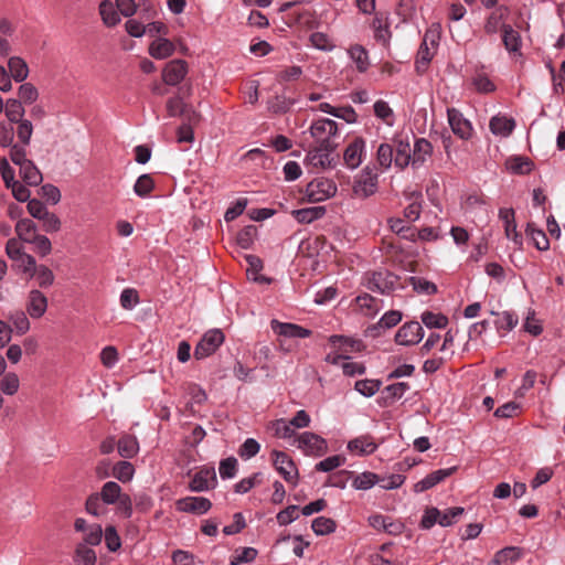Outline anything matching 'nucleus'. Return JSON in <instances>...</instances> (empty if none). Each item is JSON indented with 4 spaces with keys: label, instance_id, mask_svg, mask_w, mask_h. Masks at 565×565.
Listing matches in <instances>:
<instances>
[{
    "label": "nucleus",
    "instance_id": "27",
    "mask_svg": "<svg viewBox=\"0 0 565 565\" xmlns=\"http://www.w3.org/2000/svg\"><path fill=\"white\" fill-rule=\"evenodd\" d=\"M210 481L216 482L215 473L210 471H200L193 476L189 483V489L193 492H203L211 488Z\"/></svg>",
    "mask_w": 565,
    "mask_h": 565
},
{
    "label": "nucleus",
    "instance_id": "3",
    "mask_svg": "<svg viewBox=\"0 0 565 565\" xmlns=\"http://www.w3.org/2000/svg\"><path fill=\"white\" fill-rule=\"evenodd\" d=\"M294 444L307 456L321 457L328 451L327 440L311 431L297 435Z\"/></svg>",
    "mask_w": 565,
    "mask_h": 565
},
{
    "label": "nucleus",
    "instance_id": "18",
    "mask_svg": "<svg viewBox=\"0 0 565 565\" xmlns=\"http://www.w3.org/2000/svg\"><path fill=\"white\" fill-rule=\"evenodd\" d=\"M356 310L367 318L375 317L383 308V300L375 298L369 294L358 296L355 299Z\"/></svg>",
    "mask_w": 565,
    "mask_h": 565
},
{
    "label": "nucleus",
    "instance_id": "59",
    "mask_svg": "<svg viewBox=\"0 0 565 565\" xmlns=\"http://www.w3.org/2000/svg\"><path fill=\"white\" fill-rule=\"evenodd\" d=\"M256 233H257L256 226H254V225L245 226L237 234V237H236L237 244L244 249L252 247L255 236H256Z\"/></svg>",
    "mask_w": 565,
    "mask_h": 565
},
{
    "label": "nucleus",
    "instance_id": "36",
    "mask_svg": "<svg viewBox=\"0 0 565 565\" xmlns=\"http://www.w3.org/2000/svg\"><path fill=\"white\" fill-rule=\"evenodd\" d=\"M492 315L497 316V319L494 320V324L498 331H511L513 330L519 322L518 316H515L511 311H503L501 313H497L494 311H491Z\"/></svg>",
    "mask_w": 565,
    "mask_h": 565
},
{
    "label": "nucleus",
    "instance_id": "51",
    "mask_svg": "<svg viewBox=\"0 0 565 565\" xmlns=\"http://www.w3.org/2000/svg\"><path fill=\"white\" fill-rule=\"evenodd\" d=\"M18 96L22 104H33L39 98L38 88L32 83H23L18 88Z\"/></svg>",
    "mask_w": 565,
    "mask_h": 565
},
{
    "label": "nucleus",
    "instance_id": "1",
    "mask_svg": "<svg viewBox=\"0 0 565 565\" xmlns=\"http://www.w3.org/2000/svg\"><path fill=\"white\" fill-rule=\"evenodd\" d=\"M379 189V174L369 166L354 177L352 192L359 199L374 195Z\"/></svg>",
    "mask_w": 565,
    "mask_h": 565
},
{
    "label": "nucleus",
    "instance_id": "38",
    "mask_svg": "<svg viewBox=\"0 0 565 565\" xmlns=\"http://www.w3.org/2000/svg\"><path fill=\"white\" fill-rule=\"evenodd\" d=\"M408 390L409 385L405 382L387 385L382 393L383 398L386 403L392 404L393 402L402 398Z\"/></svg>",
    "mask_w": 565,
    "mask_h": 565
},
{
    "label": "nucleus",
    "instance_id": "57",
    "mask_svg": "<svg viewBox=\"0 0 565 565\" xmlns=\"http://www.w3.org/2000/svg\"><path fill=\"white\" fill-rule=\"evenodd\" d=\"M9 320L19 335H23L30 330V321L23 311H15L11 313Z\"/></svg>",
    "mask_w": 565,
    "mask_h": 565
},
{
    "label": "nucleus",
    "instance_id": "58",
    "mask_svg": "<svg viewBox=\"0 0 565 565\" xmlns=\"http://www.w3.org/2000/svg\"><path fill=\"white\" fill-rule=\"evenodd\" d=\"M520 557V550L514 546H509L495 553L492 564L502 565L508 561H516Z\"/></svg>",
    "mask_w": 565,
    "mask_h": 565
},
{
    "label": "nucleus",
    "instance_id": "25",
    "mask_svg": "<svg viewBox=\"0 0 565 565\" xmlns=\"http://www.w3.org/2000/svg\"><path fill=\"white\" fill-rule=\"evenodd\" d=\"M490 130L493 135L500 137H508L515 128V121L507 116H493L489 122Z\"/></svg>",
    "mask_w": 565,
    "mask_h": 565
},
{
    "label": "nucleus",
    "instance_id": "2",
    "mask_svg": "<svg viewBox=\"0 0 565 565\" xmlns=\"http://www.w3.org/2000/svg\"><path fill=\"white\" fill-rule=\"evenodd\" d=\"M338 186L331 179L319 177L307 184L306 195L310 202H323L337 194Z\"/></svg>",
    "mask_w": 565,
    "mask_h": 565
},
{
    "label": "nucleus",
    "instance_id": "45",
    "mask_svg": "<svg viewBox=\"0 0 565 565\" xmlns=\"http://www.w3.org/2000/svg\"><path fill=\"white\" fill-rule=\"evenodd\" d=\"M375 116L387 126L394 125V113L387 102L379 99L373 105Z\"/></svg>",
    "mask_w": 565,
    "mask_h": 565
},
{
    "label": "nucleus",
    "instance_id": "61",
    "mask_svg": "<svg viewBox=\"0 0 565 565\" xmlns=\"http://www.w3.org/2000/svg\"><path fill=\"white\" fill-rule=\"evenodd\" d=\"M472 85L475 86L477 92L482 94L492 93L495 89V85L483 73H478L473 76Z\"/></svg>",
    "mask_w": 565,
    "mask_h": 565
},
{
    "label": "nucleus",
    "instance_id": "64",
    "mask_svg": "<svg viewBox=\"0 0 565 565\" xmlns=\"http://www.w3.org/2000/svg\"><path fill=\"white\" fill-rule=\"evenodd\" d=\"M260 449L259 443L254 438H247L239 448L241 458L247 460L256 456Z\"/></svg>",
    "mask_w": 565,
    "mask_h": 565
},
{
    "label": "nucleus",
    "instance_id": "22",
    "mask_svg": "<svg viewBox=\"0 0 565 565\" xmlns=\"http://www.w3.org/2000/svg\"><path fill=\"white\" fill-rule=\"evenodd\" d=\"M499 217L504 224V232L508 239L513 241L515 244H521V236L516 231V223L514 218L513 209H500Z\"/></svg>",
    "mask_w": 565,
    "mask_h": 565
},
{
    "label": "nucleus",
    "instance_id": "29",
    "mask_svg": "<svg viewBox=\"0 0 565 565\" xmlns=\"http://www.w3.org/2000/svg\"><path fill=\"white\" fill-rule=\"evenodd\" d=\"M117 448L122 458H132L139 451V443L135 436L124 435L118 440Z\"/></svg>",
    "mask_w": 565,
    "mask_h": 565
},
{
    "label": "nucleus",
    "instance_id": "15",
    "mask_svg": "<svg viewBox=\"0 0 565 565\" xmlns=\"http://www.w3.org/2000/svg\"><path fill=\"white\" fill-rule=\"evenodd\" d=\"M448 121L452 132L461 139H469L472 135L471 122L463 117V115L455 109L447 110Z\"/></svg>",
    "mask_w": 565,
    "mask_h": 565
},
{
    "label": "nucleus",
    "instance_id": "49",
    "mask_svg": "<svg viewBox=\"0 0 565 565\" xmlns=\"http://www.w3.org/2000/svg\"><path fill=\"white\" fill-rule=\"evenodd\" d=\"M20 388L19 376L14 372L3 374L0 381V390L6 395H14Z\"/></svg>",
    "mask_w": 565,
    "mask_h": 565
},
{
    "label": "nucleus",
    "instance_id": "62",
    "mask_svg": "<svg viewBox=\"0 0 565 565\" xmlns=\"http://www.w3.org/2000/svg\"><path fill=\"white\" fill-rule=\"evenodd\" d=\"M508 168L514 173H527L532 170V162L525 157H514L508 160Z\"/></svg>",
    "mask_w": 565,
    "mask_h": 565
},
{
    "label": "nucleus",
    "instance_id": "32",
    "mask_svg": "<svg viewBox=\"0 0 565 565\" xmlns=\"http://www.w3.org/2000/svg\"><path fill=\"white\" fill-rule=\"evenodd\" d=\"M15 233L19 239L29 243L38 233L34 222L30 218H21L15 224Z\"/></svg>",
    "mask_w": 565,
    "mask_h": 565
},
{
    "label": "nucleus",
    "instance_id": "48",
    "mask_svg": "<svg viewBox=\"0 0 565 565\" xmlns=\"http://www.w3.org/2000/svg\"><path fill=\"white\" fill-rule=\"evenodd\" d=\"M526 234L537 249H548L550 243L546 237V234L542 230L536 228L533 224H527Z\"/></svg>",
    "mask_w": 565,
    "mask_h": 565
},
{
    "label": "nucleus",
    "instance_id": "46",
    "mask_svg": "<svg viewBox=\"0 0 565 565\" xmlns=\"http://www.w3.org/2000/svg\"><path fill=\"white\" fill-rule=\"evenodd\" d=\"M269 428L273 430L274 435L278 438L289 439L291 437L296 438V436H297L294 428H291L290 423L284 418L276 419V420L271 422Z\"/></svg>",
    "mask_w": 565,
    "mask_h": 565
},
{
    "label": "nucleus",
    "instance_id": "40",
    "mask_svg": "<svg viewBox=\"0 0 565 565\" xmlns=\"http://www.w3.org/2000/svg\"><path fill=\"white\" fill-rule=\"evenodd\" d=\"M154 189V182L150 174H141L134 184V192L139 198H147Z\"/></svg>",
    "mask_w": 565,
    "mask_h": 565
},
{
    "label": "nucleus",
    "instance_id": "54",
    "mask_svg": "<svg viewBox=\"0 0 565 565\" xmlns=\"http://www.w3.org/2000/svg\"><path fill=\"white\" fill-rule=\"evenodd\" d=\"M379 380H360L355 382L354 388L365 397L373 396L381 387Z\"/></svg>",
    "mask_w": 565,
    "mask_h": 565
},
{
    "label": "nucleus",
    "instance_id": "47",
    "mask_svg": "<svg viewBox=\"0 0 565 565\" xmlns=\"http://www.w3.org/2000/svg\"><path fill=\"white\" fill-rule=\"evenodd\" d=\"M380 482V478L376 473L365 471L360 475H358L352 482V486L356 490H369L374 484Z\"/></svg>",
    "mask_w": 565,
    "mask_h": 565
},
{
    "label": "nucleus",
    "instance_id": "12",
    "mask_svg": "<svg viewBox=\"0 0 565 565\" xmlns=\"http://www.w3.org/2000/svg\"><path fill=\"white\" fill-rule=\"evenodd\" d=\"M424 337V330L419 322L411 321L404 323L395 334V341L401 345L417 344Z\"/></svg>",
    "mask_w": 565,
    "mask_h": 565
},
{
    "label": "nucleus",
    "instance_id": "5",
    "mask_svg": "<svg viewBox=\"0 0 565 565\" xmlns=\"http://www.w3.org/2000/svg\"><path fill=\"white\" fill-rule=\"evenodd\" d=\"M439 33L436 29H429L425 32L423 42L419 46L416 60L417 70L425 68L431 61L438 46Z\"/></svg>",
    "mask_w": 565,
    "mask_h": 565
},
{
    "label": "nucleus",
    "instance_id": "8",
    "mask_svg": "<svg viewBox=\"0 0 565 565\" xmlns=\"http://www.w3.org/2000/svg\"><path fill=\"white\" fill-rule=\"evenodd\" d=\"M338 132V124L328 118L315 120L310 126V134L318 145H331L330 140Z\"/></svg>",
    "mask_w": 565,
    "mask_h": 565
},
{
    "label": "nucleus",
    "instance_id": "11",
    "mask_svg": "<svg viewBox=\"0 0 565 565\" xmlns=\"http://www.w3.org/2000/svg\"><path fill=\"white\" fill-rule=\"evenodd\" d=\"M402 320V313L397 310H390L385 312L381 319L367 327L364 331L365 337L377 338L381 337L386 330L397 326Z\"/></svg>",
    "mask_w": 565,
    "mask_h": 565
},
{
    "label": "nucleus",
    "instance_id": "56",
    "mask_svg": "<svg viewBox=\"0 0 565 565\" xmlns=\"http://www.w3.org/2000/svg\"><path fill=\"white\" fill-rule=\"evenodd\" d=\"M120 306L125 310H132L139 302V292L135 288H126L120 294Z\"/></svg>",
    "mask_w": 565,
    "mask_h": 565
},
{
    "label": "nucleus",
    "instance_id": "21",
    "mask_svg": "<svg viewBox=\"0 0 565 565\" xmlns=\"http://www.w3.org/2000/svg\"><path fill=\"white\" fill-rule=\"evenodd\" d=\"M347 448L355 455L367 456L375 452L377 444L371 435H362L350 440Z\"/></svg>",
    "mask_w": 565,
    "mask_h": 565
},
{
    "label": "nucleus",
    "instance_id": "26",
    "mask_svg": "<svg viewBox=\"0 0 565 565\" xmlns=\"http://www.w3.org/2000/svg\"><path fill=\"white\" fill-rule=\"evenodd\" d=\"M247 267H246V275L248 280L252 282H270L269 279L263 277L260 275V271L263 269V262L259 257L254 255H247L245 257Z\"/></svg>",
    "mask_w": 565,
    "mask_h": 565
},
{
    "label": "nucleus",
    "instance_id": "34",
    "mask_svg": "<svg viewBox=\"0 0 565 565\" xmlns=\"http://www.w3.org/2000/svg\"><path fill=\"white\" fill-rule=\"evenodd\" d=\"M329 342L332 345H339L340 348H343L347 352H359L363 348L362 341L339 334L331 335L329 338Z\"/></svg>",
    "mask_w": 565,
    "mask_h": 565
},
{
    "label": "nucleus",
    "instance_id": "35",
    "mask_svg": "<svg viewBox=\"0 0 565 565\" xmlns=\"http://www.w3.org/2000/svg\"><path fill=\"white\" fill-rule=\"evenodd\" d=\"M24 113L25 111L22 102L15 98L7 99L4 114L10 124L23 120L22 118L24 116Z\"/></svg>",
    "mask_w": 565,
    "mask_h": 565
},
{
    "label": "nucleus",
    "instance_id": "6",
    "mask_svg": "<svg viewBox=\"0 0 565 565\" xmlns=\"http://www.w3.org/2000/svg\"><path fill=\"white\" fill-rule=\"evenodd\" d=\"M332 145H319L310 149L306 154V164L318 169H330L333 167Z\"/></svg>",
    "mask_w": 565,
    "mask_h": 565
},
{
    "label": "nucleus",
    "instance_id": "4",
    "mask_svg": "<svg viewBox=\"0 0 565 565\" xmlns=\"http://www.w3.org/2000/svg\"><path fill=\"white\" fill-rule=\"evenodd\" d=\"M225 335L221 329L207 330L194 349V358L203 360L213 353L223 344Z\"/></svg>",
    "mask_w": 565,
    "mask_h": 565
},
{
    "label": "nucleus",
    "instance_id": "7",
    "mask_svg": "<svg viewBox=\"0 0 565 565\" xmlns=\"http://www.w3.org/2000/svg\"><path fill=\"white\" fill-rule=\"evenodd\" d=\"M273 465L281 477L294 487L298 483V469L292 459L282 451L273 450Z\"/></svg>",
    "mask_w": 565,
    "mask_h": 565
},
{
    "label": "nucleus",
    "instance_id": "50",
    "mask_svg": "<svg viewBox=\"0 0 565 565\" xmlns=\"http://www.w3.org/2000/svg\"><path fill=\"white\" fill-rule=\"evenodd\" d=\"M396 13L403 19L404 22L414 21L416 18V2L415 0H399Z\"/></svg>",
    "mask_w": 565,
    "mask_h": 565
},
{
    "label": "nucleus",
    "instance_id": "53",
    "mask_svg": "<svg viewBox=\"0 0 565 565\" xmlns=\"http://www.w3.org/2000/svg\"><path fill=\"white\" fill-rule=\"evenodd\" d=\"M523 330L527 333H530L533 337H537L543 332V326L541 320H539L535 317V311L532 309L527 310L524 323H523Z\"/></svg>",
    "mask_w": 565,
    "mask_h": 565
},
{
    "label": "nucleus",
    "instance_id": "55",
    "mask_svg": "<svg viewBox=\"0 0 565 565\" xmlns=\"http://www.w3.org/2000/svg\"><path fill=\"white\" fill-rule=\"evenodd\" d=\"M376 160L379 164L387 170L393 163V147L388 143H381L377 148Z\"/></svg>",
    "mask_w": 565,
    "mask_h": 565
},
{
    "label": "nucleus",
    "instance_id": "20",
    "mask_svg": "<svg viewBox=\"0 0 565 565\" xmlns=\"http://www.w3.org/2000/svg\"><path fill=\"white\" fill-rule=\"evenodd\" d=\"M47 309V298L40 290L33 289L29 294L26 312L33 319H40Z\"/></svg>",
    "mask_w": 565,
    "mask_h": 565
},
{
    "label": "nucleus",
    "instance_id": "52",
    "mask_svg": "<svg viewBox=\"0 0 565 565\" xmlns=\"http://www.w3.org/2000/svg\"><path fill=\"white\" fill-rule=\"evenodd\" d=\"M422 321L427 328L444 329L448 324V318L441 313L425 311L422 313Z\"/></svg>",
    "mask_w": 565,
    "mask_h": 565
},
{
    "label": "nucleus",
    "instance_id": "14",
    "mask_svg": "<svg viewBox=\"0 0 565 565\" xmlns=\"http://www.w3.org/2000/svg\"><path fill=\"white\" fill-rule=\"evenodd\" d=\"M433 154V145L426 138H416L412 147L409 166L413 169L423 167Z\"/></svg>",
    "mask_w": 565,
    "mask_h": 565
},
{
    "label": "nucleus",
    "instance_id": "31",
    "mask_svg": "<svg viewBox=\"0 0 565 565\" xmlns=\"http://www.w3.org/2000/svg\"><path fill=\"white\" fill-rule=\"evenodd\" d=\"M98 494L105 504H116L124 495L120 486L115 481H107Z\"/></svg>",
    "mask_w": 565,
    "mask_h": 565
},
{
    "label": "nucleus",
    "instance_id": "41",
    "mask_svg": "<svg viewBox=\"0 0 565 565\" xmlns=\"http://www.w3.org/2000/svg\"><path fill=\"white\" fill-rule=\"evenodd\" d=\"M311 529L317 535H328L335 531L337 524L335 521L330 518L318 516L313 519Z\"/></svg>",
    "mask_w": 565,
    "mask_h": 565
},
{
    "label": "nucleus",
    "instance_id": "16",
    "mask_svg": "<svg viewBox=\"0 0 565 565\" xmlns=\"http://www.w3.org/2000/svg\"><path fill=\"white\" fill-rule=\"evenodd\" d=\"M270 327L273 331L281 337L285 338H308L311 335V330L303 328L296 323H289V322H280L276 319H273L270 321Z\"/></svg>",
    "mask_w": 565,
    "mask_h": 565
},
{
    "label": "nucleus",
    "instance_id": "33",
    "mask_svg": "<svg viewBox=\"0 0 565 565\" xmlns=\"http://www.w3.org/2000/svg\"><path fill=\"white\" fill-rule=\"evenodd\" d=\"M326 214L324 206L306 207L294 211L296 220L300 223H311Z\"/></svg>",
    "mask_w": 565,
    "mask_h": 565
},
{
    "label": "nucleus",
    "instance_id": "60",
    "mask_svg": "<svg viewBox=\"0 0 565 565\" xmlns=\"http://www.w3.org/2000/svg\"><path fill=\"white\" fill-rule=\"evenodd\" d=\"M103 535L105 536V544L109 552H117L121 547V539L115 526H106Z\"/></svg>",
    "mask_w": 565,
    "mask_h": 565
},
{
    "label": "nucleus",
    "instance_id": "44",
    "mask_svg": "<svg viewBox=\"0 0 565 565\" xmlns=\"http://www.w3.org/2000/svg\"><path fill=\"white\" fill-rule=\"evenodd\" d=\"M309 40L311 45L319 51L331 52L335 47L333 40L323 32H313Z\"/></svg>",
    "mask_w": 565,
    "mask_h": 565
},
{
    "label": "nucleus",
    "instance_id": "24",
    "mask_svg": "<svg viewBox=\"0 0 565 565\" xmlns=\"http://www.w3.org/2000/svg\"><path fill=\"white\" fill-rule=\"evenodd\" d=\"M7 71L11 77V81L13 79L17 83L24 82L30 73L26 62L20 56H11L8 60Z\"/></svg>",
    "mask_w": 565,
    "mask_h": 565
},
{
    "label": "nucleus",
    "instance_id": "28",
    "mask_svg": "<svg viewBox=\"0 0 565 565\" xmlns=\"http://www.w3.org/2000/svg\"><path fill=\"white\" fill-rule=\"evenodd\" d=\"M99 13L103 22L107 26H115L120 22V17L117 12L116 4L110 0H103L99 3Z\"/></svg>",
    "mask_w": 565,
    "mask_h": 565
},
{
    "label": "nucleus",
    "instance_id": "37",
    "mask_svg": "<svg viewBox=\"0 0 565 565\" xmlns=\"http://www.w3.org/2000/svg\"><path fill=\"white\" fill-rule=\"evenodd\" d=\"M412 153V146L408 141L399 140L396 143V156L394 159L395 166L401 170L409 166V158Z\"/></svg>",
    "mask_w": 565,
    "mask_h": 565
},
{
    "label": "nucleus",
    "instance_id": "10",
    "mask_svg": "<svg viewBox=\"0 0 565 565\" xmlns=\"http://www.w3.org/2000/svg\"><path fill=\"white\" fill-rule=\"evenodd\" d=\"M175 507L180 512L202 515L211 510L212 502L204 497H185L177 500Z\"/></svg>",
    "mask_w": 565,
    "mask_h": 565
},
{
    "label": "nucleus",
    "instance_id": "30",
    "mask_svg": "<svg viewBox=\"0 0 565 565\" xmlns=\"http://www.w3.org/2000/svg\"><path fill=\"white\" fill-rule=\"evenodd\" d=\"M20 177L28 185H38L42 181V174L36 166L28 160L20 168Z\"/></svg>",
    "mask_w": 565,
    "mask_h": 565
},
{
    "label": "nucleus",
    "instance_id": "19",
    "mask_svg": "<svg viewBox=\"0 0 565 565\" xmlns=\"http://www.w3.org/2000/svg\"><path fill=\"white\" fill-rule=\"evenodd\" d=\"M175 52L174 43L164 36H158L148 46V53L154 60H166Z\"/></svg>",
    "mask_w": 565,
    "mask_h": 565
},
{
    "label": "nucleus",
    "instance_id": "17",
    "mask_svg": "<svg viewBox=\"0 0 565 565\" xmlns=\"http://www.w3.org/2000/svg\"><path fill=\"white\" fill-rule=\"evenodd\" d=\"M456 471L457 467L435 470L414 484V492L420 493L429 490L444 481L446 478L450 477Z\"/></svg>",
    "mask_w": 565,
    "mask_h": 565
},
{
    "label": "nucleus",
    "instance_id": "23",
    "mask_svg": "<svg viewBox=\"0 0 565 565\" xmlns=\"http://www.w3.org/2000/svg\"><path fill=\"white\" fill-rule=\"evenodd\" d=\"M347 54L350 57V60L354 63L358 72L365 73L369 70L371 63L369 52L365 50L364 46L360 44L351 45L347 50Z\"/></svg>",
    "mask_w": 565,
    "mask_h": 565
},
{
    "label": "nucleus",
    "instance_id": "63",
    "mask_svg": "<svg viewBox=\"0 0 565 565\" xmlns=\"http://www.w3.org/2000/svg\"><path fill=\"white\" fill-rule=\"evenodd\" d=\"M103 534L104 532L99 524H92L85 532L83 544L93 546L98 545L102 542Z\"/></svg>",
    "mask_w": 565,
    "mask_h": 565
},
{
    "label": "nucleus",
    "instance_id": "39",
    "mask_svg": "<svg viewBox=\"0 0 565 565\" xmlns=\"http://www.w3.org/2000/svg\"><path fill=\"white\" fill-rule=\"evenodd\" d=\"M503 43L509 52H519L521 47V36L519 32L513 30L510 25H503Z\"/></svg>",
    "mask_w": 565,
    "mask_h": 565
},
{
    "label": "nucleus",
    "instance_id": "13",
    "mask_svg": "<svg viewBox=\"0 0 565 565\" xmlns=\"http://www.w3.org/2000/svg\"><path fill=\"white\" fill-rule=\"evenodd\" d=\"M188 74V63L184 60H172L162 68V79L167 85L180 84Z\"/></svg>",
    "mask_w": 565,
    "mask_h": 565
},
{
    "label": "nucleus",
    "instance_id": "43",
    "mask_svg": "<svg viewBox=\"0 0 565 565\" xmlns=\"http://www.w3.org/2000/svg\"><path fill=\"white\" fill-rule=\"evenodd\" d=\"M135 475V467L129 461H119L117 462L113 468V476L121 481V482H129L132 480Z\"/></svg>",
    "mask_w": 565,
    "mask_h": 565
},
{
    "label": "nucleus",
    "instance_id": "42",
    "mask_svg": "<svg viewBox=\"0 0 565 565\" xmlns=\"http://www.w3.org/2000/svg\"><path fill=\"white\" fill-rule=\"evenodd\" d=\"M75 563L76 565H95L96 564V553L94 550L89 548L87 545L81 543L77 545L75 550Z\"/></svg>",
    "mask_w": 565,
    "mask_h": 565
},
{
    "label": "nucleus",
    "instance_id": "9",
    "mask_svg": "<svg viewBox=\"0 0 565 565\" xmlns=\"http://www.w3.org/2000/svg\"><path fill=\"white\" fill-rule=\"evenodd\" d=\"M366 154V142L363 138H354L344 149L343 161L348 169L359 168Z\"/></svg>",
    "mask_w": 565,
    "mask_h": 565
}]
</instances>
